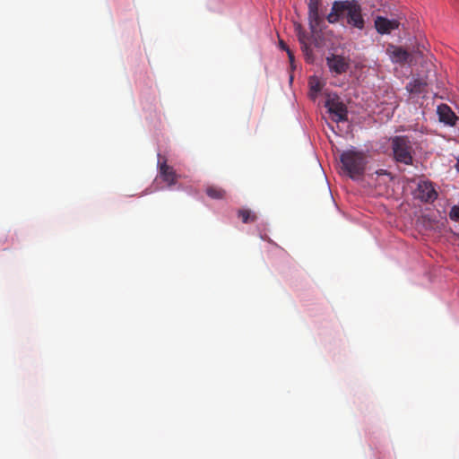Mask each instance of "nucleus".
Returning <instances> with one entry per match:
<instances>
[{"label": "nucleus", "mask_w": 459, "mask_h": 459, "mask_svg": "<svg viewBox=\"0 0 459 459\" xmlns=\"http://www.w3.org/2000/svg\"><path fill=\"white\" fill-rule=\"evenodd\" d=\"M297 36L306 60L307 62H311L313 58V51L308 44V35L304 30H302L300 27H299Z\"/></svg>", "instance_id": "obj_11"}, {"label": "nucleus", "mask_w": 459, "mask_h": 459, "mask_svg": "<svg viewBox=\"0 0 459 459\" xmlns=\"http://www.w3.org/2000/svg\"><path fill=\"white\" fill-rule=\"evenodd\" d=\"M427 87V82L423 81L422 79H413L411 82H410L406 89L411 92L420 94L425 91V88Z\"/></svg>", "instance_id": "obj_12"}, {"label": "nucleus", "mask_w": 459, "mask_h": 459, "mask_svg": "<svg viewBox=\"0 0 459 459\" xmlns=\"http://www.w3.org/2000/svg\"><path fill=\"white\" fill-rule=\"evenodd\" d=\"M392 149L396 161L410 165L412 163L411 145L407 136H394Z\"/></svg>", "instance_id": "obj_3"}, {"label": "nucleus", "mask_w": 459, "mask_h": 459, "mask_svg": "<svg viewBox=\"0 0 459 459\" xmlns=\"http://www.w3.org/2000/svg\"><path fill=\"white\" fill-rule=\"evenodd\" d=\"M326 65L331 73L342 74L347 72L350 64L344 56L332 54L326 57Z\"/></svg>", "instance_id": "obj_5"}, {"label": "nucleus", "mask_w": 459, "mask_h": 459, "mask_svg": "<svg viewBox=\"0 0 459 459\" xmlns=\"http://www.w3.org/2000/svg\"><path fill=\"white\" fill-rule=\"evenodd\" d=\"M279 46L280 48L282 49V50H285L287 52V49H290V48L288 47V45L282 40V39H280L279 40Z\"/></svg>", "instance_id": "obj_20"}, {"label": "nucleus", "mask_w": 459, "mask_h": 459, "mask_svg": "<svg viewBox=\"0 0 459 459\" xmlns=\"http://www.w3.org/2000/svg\"><path fill=\"white\" fill-rule=\"evenodd\" d=\"M340 18L345 19L347 24L353 28L363 30L365 27L361 6L356 0L333 2L327 21L334 23Z\"/></svg>", "instance_id": "obj_1"}, {"label": "nucleus", "mask_w": 459, "mask_h": 459, "mask_svg": "<svg viewBox=\"0 0 459 459\" xmlns=\"http://www.w3.org/2000/svg\"><path fill=\"white\" fill-rule=\"evenodd\" d=\"M417 197L423 202L432 203L437 198V193L431 182L421 180L418 184Z\"/></svg>", "instance_id": "obj_6"}, {"label": "nucleus", "mask_w": 459, "mask_h": 459, "mask_svg": "<svg viewBox=\"0 0 459 459\" xmlns=\"http://www.w3.org/2000/svg\"><path fill=\"white\" fill-rule=\"evenodd\" d=\"M309 89L310 94L313 99H315L317 94L322 91L323 84L316 76H312L309 78Z\"/></svg>", "instance_id": "obj_14"}, {"label": "nucleus", "mask_w": 459, "mask_h": 459, "mask_svg": "<svg viewBox=\"0 0 459 459\" xmlns=\"http://www.w3.org/2000/svg\"><path fill=\"white\" fill-rule=\"evenodd\" d=\"M375 27L377 32L381 34L390 33L399 27V22L396 20H388L387 18L378 16L375 20Z\"/></svg>", "instance_id": "obj_9"}, {"label": "nucleus", "mask_w": 459, "mask_h": 459, "mask_svg": "<svg viewBox=\"0 0 459 459\" xmlns=\"http://www.w3.org/2000/svg\"><path fill=\"white\" fill-rule=\"evenodd\" d=\"M342 170L352 179L363 176L366 168V157L361 152L347 150L341 154Z\"/></svg>", "instance_id": "obj_2"}, {"label": "nucleus", "mask_w": 459, "mask_h": 459, "mask_svg": "<svg viewBox=\"0 0 459 459\" xmlns=\"http://www.w3.org/2000/svg\"><path fill=\"white\" fill-rule=\"evenodd\" d=\"M386 52L394 63L404 64L409 61V52L401 47L390 45L386 48Z\"/></svg>", "instance_id": "obj_10"}, {"label": "nucleus", "mask_w": 459, "mask_h": 459, "mask_svg": "<svg viewBox=\"0 0 459 459\" xmlns=\"http://www.w3.org/2000/svg\"><path fill=\"white\" fill-rule=\"evenodd\" d=\"M238 217L244 223L254 222L257 219L256 215L251 211L244 209L238 211Z\"/></svg>", "instance_id": "obj_15"}, {"label": "nucleus", "mask_w": 459, "mask_h": 459, "mask_svg": "<svg viewBox=\"0 0 459 459\" xmlns=\"http://www.w3.org/2000/svg\"><path fill=\"white\" fill-rule=\"evenodd\" d=\"M287 54H288V57H289L290 65H293V63L295 60L293 52L290 49H287Z\"/></svg>", "instance_id": "obj_19"}, {"label": "nucleus", "mask_w": 459, "mask_h": 459, "mask_svg": "<svg viewBox=\"0 0 459 459\" xmlns=\"http://www.w3.org/2000/svg\"><path fill=\"white\" fill-rule=\"evenodd\" d=\"M437 113L438 115V119L440 122L444 123L446 126H454L456 125L458 120V117L455 114V112L451 109V108L446 104H440L437 106Z\"/></svg>", "instance_id": "obj_8"}, {"label": "nucleus", "mask_w": 459, "mask_h": 459, "mask_svg": "<svg viewBox=\"0 0 459 459\" xmlns=\"http://www.w3.org/2000/svg\"><path fill=\"white\" fill-rule=\"evenodd\" d=\"M205 192L206 195L212 199L221 200L226 197V191L217 186H207Z\"/></svg>", "instance_id": "obj_13"}, {"label": "nucleus", "mask_w": 459, "mask_h": 459, "mask_svg": "<svg viewBox=\"0 0 459 459\" xmlns=\"http://www.w3.org/2000/svg\"><path fill=\"white\" fill-rule=\"evenodd\" d=\"M159 173L161 179L167 183L168 186H174L178 178V175L176 173V170L169 165L167 164L166 160L162 162L159 160Z\"/></svg>", "instance_id": "obj_7"}, {"label": "nucleus", "mask_w": 459, "mask_h": 459, "mask_svg": "<svg viewBox=\"0 0 459 459\" xmlns=\"http://www.w3.org/2000/svg\"><path fill=\"white\" fill-rule=\"evenodd\" d=\"M319 8V0H309L308 13H317Z\"/></svg>", "instance_id": "obj_17"}, {"label": "nucleus", "mask_w": 459, "mask_h": 459, "mask_svg": "<svg viewBox=\"0 0 459 459\" xmlns=\"http://www.w3.org/2000/svg\"><path fill=\"white\" fill-rule=\"evenodd\" d=\"M449 217L453 221H459V205H454L451 208Z\"/></svg>", "instance_id": "obj_18"}, {"label": "nucleus", "mask_w": 459, "mask_h": 459, "mask_svg": "<svg viewBox=\"0 0 459 459\" xmlns=\"http://www.w3.org/2000/svg\"><path fill=\"white\" fill-rule=\"evenodd\" d=\"M455 169L459 172V157L456 159Z\"/></svg>", "instance_id": "obj_21"}, {"label": "nucleus", "mask_w": 459, "mask_h": 459, "mask_svg": "<svg viewBox=\"0 0 459 459\" xmlns=\"http://www.w3.org/2000/svg\"><path fill=\"white\" fill-rule=\"evenodd\" d=\"M309 25L314 30L320 22L319 13H308Z\"/></svg>", "instance_id": "obj_16"}, {"label": "nucleus", "mask_w": 459, "mask_h": 459, "mask_svg": "<svg viewBox=\"0 0 459 459\" xmlns=\"http://www.w3.org/2000/svg\"><path fill=\"white\" fill-rule=\"evenodd\" d=\"M329 113L332 115V118L335 122H343L348 120V110L345 104L340 101L338 99H330L325 102Z\"/></svg>", "instance_id": "obj_4"}]
</instances>
